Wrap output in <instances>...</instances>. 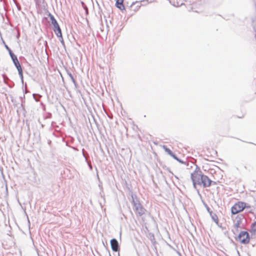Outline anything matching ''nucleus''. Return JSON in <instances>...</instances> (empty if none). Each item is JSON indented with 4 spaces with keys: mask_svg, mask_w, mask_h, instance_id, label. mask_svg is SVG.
Listing matches in <instances>:
<instances>
[{
    "mask_svg": "<svg viewBox=\"0 0 256 256\" xmlns=\"http://www.w3.org/2000/svg\"><path fill=\"white\" fill-rule=\"evenodd\" d=\"M202 171L198 167H196L194 172L191 174V179L195 188H196V184H200L201 178H202Z\"/></svg>",
    "mask_w": 256,
    "mask_h": 256,
    "instance_id": "f257e3e1",
    "label": "nucleus"
},
{
    "mask_svg": "<svg viewBox=\"0 0 256 256\" xmlns=\"http://www.w3.org/2000/svg\"><path fill=\"white\" fill-rule=\"evenodd\" d=\"M132 204L134 206V210L139 216H142L145 214L146 209L140 203L138 200H135L133 196H132Z\"/></svg>",
    "mask_w": 256,
    "mask_h": 256,
    "instance_id": "f03ea898",
    "label": "nucleus"
},
{
    "mask_svg": "<svg viewBox=\"0 0 256 256\" xmlns=\"http://www.w3.org/2000/svg\"><path fill=\"white\" fill-rule=\"evenodd\" d=\"M246 207V204L239 202L234 204L231 208V212L232 214H236L242 210Z\"/></svg>",
    "mask_w": 256,
    "mask_h": 256,
    "instance_id": "7ed1b4c3",
    "label": "nucleus"
},
{
    "mask_svg": "<svg viewBox=\"0 0 256 256\" xmlns=\"http://www.w3.org/2000/svg\"><path fill=\"white\" fill-rule=\"evenodd\" d=\"M49 16L51 20V23L54 26V31L56 34L57 36H61V30L57 21L54 18L53 15L50 14Z\"/></svg>",
    "mask_w": 256,
    "mask_h": 256,
    "instance_id": "20e7f679",
    "label": "nucleus"
},
{
    "mask_svg": "<svg viewBox=\"0 0 256 256\" xmlns=\"http://www.w3.org/2000/svg\"><path fill=\"white\" fill-rule=\"evenodd\" d=\"M236 240L240 242L241 243L244 244H247L250 242L249 234L247 232L242 231L238 236Z\"/></svg>",
    "mask_w": 256,
    "mask_h": 256,
    "instance_id": "39448f33",
    "label": "nucleus"
},
{
    "mask_svg": "<svg viewBox=\"0 0 256 256\" xmlns=\"http://www.w3.org/2000/svg\"><path fill=\"white\" fill-rule=\"evenodd\" d=\"M212 180L206 175H202L200 185H202L204 187H208L210 186Z\"/></svg>",
    "mask_w": 256,
    "mask_h": 256,
    "instance_id": "423d86ee",
    "label": "nucleus"
},
{
    "mask_svg": "<svg viewBox=\"0 0 256 256\" xmlns=\"http://www.w3.org/2000/svg\"><path fill=\"white\" fill-rule=\"evenodd\" d=\"M110 245L112 249L114 252H118L119 250V244L118 240L115 238H112L110 240Z\"/></svg>",
    "mask_w": 256,
    "mask_h": 256,
    "instance_id": "0eeeda50",
    "label": "nucleus"
},
{
    "mask_svg": "<svg viewBox=\"0 0 256 256\" xmlns=\"http://www.w3.org/2000/svg\"><path fill=\"white\" fill-rule=\"evenodd\" d=\"M3 42L4 44L5 48L8 51L9 54L11 57L12 60L16 58V56L12 52L10 48L5 44L4 41H3Z\"/></svg>",
    "mask_w": 256,
    "mask_h": 256,
    "instance_id": "6e6552de",
    "label": "nucleus"
},
{
    "mask_svg": "<svg viewBox=\"0 0 256 256\" xmlns=\"http://www.w3.org/2000/svg\"><path fill=\"white\" fill-rule=\"evenodd\" d=\"M210 215L211 216V218L212 220L216 223L218 224V218L216 214H214L212 212H210Z\"/></svg>",
    "mask_w": 256,
    "mask_h": 256,
    "instance_id": "1a4fd4ad",
    "label": "nucleus"
},
{
    "mask_svg": "<svg viewBox=\"0 0 256 256\" xmlns=\"http://www.w3.org/2000/svg\"><path fill=\"white\" fill-rule=\"evenodd\" d=\"M123 0H117L116 2V5L118 8L122 10V7L124 8V6L122 4Z\"/></svg>",
    "mask_w": 256,
    "mask_h": 256,
    "instance_id": "9d476101",
    "label": "nucleus"
},
{
    "mask_svg": "<svg viewBox=\"0 0 256 256\" xmlns=\"http://www.w3.org/2000/svg\"><path fill=\"white\" fill-rule=\"evenodd\" d=\"M162 148L165 150L166 152L169 155H170L171 156H173L174 154L169 148H168L166 146L164 145L162 146Z\"/></svg>",
    "mask_w": 256,
    "mask_h": 256,
    "instance_id": "9b49d317",
    "label": "nucleus"
},
{
    "mask_svg": "<svg viewBox=\"0 0 256 256\" xmlns=\"http://www.w3.org/2000/svg\"><path fill=\"white\" fill-rule=\"evenodd\" d=\"M12 60V62H13L16 68L21 66L20 64V62H18V58H17V57L13 58Z\"/></svg>",
    "mask_w": 256,
    "mask_h": 256,
    "instance_id": "f8f14e48",
    "label": "nucleus"
},
{
    "mask_svg": "<svg viewBox=\"0 0 256 256\" xmlns=\"http://www.w3.org/2000/svg\"><path fill=\"white\" fill-rule=\"evenodd\" d=\"M252 232L254 234H256V222H254L252 226Z\"/></svg>",
    "mask_w": 256,
    "mask_h": 256,
    "instance_id": "ddd939ff",
    "label": "nucleus"
},
{
    "mask_svg": "<svg viewBox=\"0 0 256 256\" xmlns=\"http://www.w3.org/2000/svg\"><path fill=\"white\" fill-rule=\"evenodd\" d=\"M172 157L174 158L175 160H176L177 161L179 162H180L182 163V164H185L184 162L180 160L174 154H173Z\"/></svg>",
    "mask_w": 256,
    "mask_h": 256,
    "instance_id": "4468645a",
    "label": "nucleus"
},
{
    "mask_svg": "<svg viewBox=\"0 0 256 256\" xmlns=\"http://www.w3.org/2000/svg\"><path fill=\"white\" fill-rule=\"evenodd\" d=\"M252 23H253L254 30V32H256V17L253 20Z\"/></svg>",
    "mask_w": 256,
    "mask_h": 256,
    "instance_id": "2eb2a0df",
    "label": "nucleus"
},
{
    "mask_svg": "<svg viewBox=\"0 0 256 256\" xmlns=\"http://www.w3.org/2000/svg\"><path fill=\"white\" fill-rule=\"evenodd\" d=\"M68 74L69 76L70 77L71 80H72V82L74 84H76V82L74 78L72 75V74L68 73Z\"/></svg>",
    "mask_w": 256,
    "mask_h": 256,
    "instance_id": "dca6fc26",
    "label": "nucleus"
},
{
    "mask_svg": "<svg viewBox=\"0 0 256 256\" xmlns=\"http://www.w3.org/2000/svg\"><path fill=\"white\" fill-rule=\"evenodd\" d=\"M16 68L18 70V74H21L22 72V68L21 66L18 68Z\"/></svg>",
    "mask_w": 256,
    "mask_h": 256,
    "instance_id": "f3484780",
    "label": "nucleus"
},
{
    "mask_svg": "<svg viewBox=\"0 0 256 256\" xmlns=\"http://www.w3.org/2000/svg\"><path fill=\"white\" fill-rule=\"evenodd\" d=\"M58 36L60 38V40L61 42V43L62 44H64V40H63V38L62 37V34L61 33V36Z\"/></svg>",
    "mask_w": 256,
    "mask_h": 256,
    "instance_id": "a211bd4d",
    "label": "nucleus"
},
{
    "mask_svg": "<svg viewBox=\"0 0 256 256\" xmlns=\"http://www.w3.org/2000/svg\"><path fill=\"white\" fill-rule=\"evenodd\" d=\"M141 0L140 1H135L133 2L131 4V6H132L133 5H134L135 4H140Z\"/></svg>",
    "mask_w": 256,
    "mask_h": 256,
    "instance_id": "6ab92c4d",
    "label": "nucleus"
},
{
    "mask_svg": "<svg viewBox=\"0 0 256 256\" xmlns=\"http://www.w3.org/2000/svg\"><path fill=\"white\" fill-rule=\"evenodd\" d=\"M20 77V78L22 80V81H23V74H22H22H19Z\"/></svg>",
    "mask_w": 256,
    "mask_h": 256,
    "instance_id": "aec40b11",
    "label": "nucleus"
},
{
    "mask_svg": "<svg viewBox=\"0 0 256 256\" xmlns=\"http://www.w3.org/2000/svg\"><path fill=\"white\" fill-rule=\"evenodd\" d=\"M36 94H33V96H34V99L36 100V102H38V99H36Z\"/></svg>",
    "mask_w": 256,
    "mask_h": 256,
    "instance_id": "412c9836",
    "label": "nucleus"
},
{
    "mask_svg": "<svg viewBox=\"0 0 256 256\" xmlns=\"http://www.w3.org/2000/svg\"><path fill=\"white\" fill-rule=\"evenodd\" d=\"M206 210L210 213L211 211L210 210V208L208 206L206 208Z\"/></svg>",
    "mask_w": 256,
    "mask_h": 256,
    "instance_id": "4be33fe9",
    "label": "nucleus"
},
{
    "mask_svg": "<svg viewBox=\"0 0 256 256\" xmlns=\"http://www.w3.org/2000/svg\"><path fill=\"white\" fill-rule=\"evenodd\" d=\"M236 226H238V223L236 224Z\"/></svg>",
    "mask_w": 256,
    "mask_h": 256,
    "instance_id": "5701e85b",
    "label": "nucleus"
}]
</instances>
